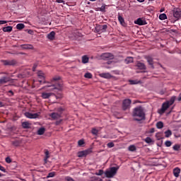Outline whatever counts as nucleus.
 <instances>
[{"mask_svg":"<svg viewBox=\"0 0 181 181\" xmlns=\"http://www.w3.org/2000/svg\"><path fill=\"white\" fill-rule=\"evenodd\" d=\"M59 80H60L59 76L54 77L51 80V85L45 86V88H46V87L47 88H50L49 89V91H53L54 90H58L59 91H62V90H63V83H58L57 81H59Z\"/></svg>","mask_w":181,"mask_h":181,"instance_id":"obj_1","label":"nucleus"},{"mask_svg":"<svg viewBox=\"0 0 181 181\" xmlns=\"http://www.w3.org/2000/svg\"><path fill=\"white\" fill-rule=\"evenodd\" d=\"M118 21L121 25H124V23H125V21H124V18H122V16H118Z\"/></svg>","mask_w":181,"mask_h":181,"instance_id":"obj_33","label":"nucleus"},{"mask_svg":"<svg viewBox=\"0 0 181 181\" xmlns=\"http://www.w3.org/2000/svg\"><path fill=\"white\" fill-rule=\"evenodd\" d=\"M84 77L86 78H92L93 75L91 74V73H86V74H85Z\"/></svg>","mask_w":181,"mask_h":181,"instance_id":"obj_36","label":"nucleus"},{"mask_svg":"<svg viewBox=\"0 0 181 181\" xmlns=\"http://www.w3.org/2000/svg\"><path fill=\"white\" fill-rule=\"evenodd\" d=\"M25 28V24L23 23H18L16 25V29H18V30H22V29H23Z\"/></svg>","mask_w":181,"mask_h":181,"instance_id":"obj_26","label":"nucleus"},{"mask_svg":"<svg viewBox=\"0 0 181 181\" xmlns=\"http://www.w3.org/2000/svg\"><path fill=\"white\" fill-rule=\"evenodd\" d=\"M104 173V171L103 170H100L98 173H96L97 176H101Z\"/></svg>","mask_w":181,"mask_h":181,"instance_id":"obj_43","label":"nucleus"},{"mask_svg":"<svg viewBox=\"0 0 181 181\" xmlns=\"http://www.w3.org/2000/svg\"><path fill=\"white\" fill-rule=\"evenodd\" d=\"M89 153H91V150H85L82 151H79L78 153V158H83L84 156H87V155H89Z\"/></svg>","mask_w":181,"mask_h":181,"instance_id":"obj_10","label":"nucleus"},{"mask_svg":"<svg viewBox=\"0 0 181 181\" xmlns=\"http://www.w3.org/2000/svg\"><path fill=\"white\" fill-rule=\"evenodd\" d=\"M13 28L12 26H7L3 28V32H11Z\"/></svg>","mask_w":181,"mask_h":181,"instance_id":"obj_27","label":"nucleus"},{"mask_svg":"<svg viewBox=\"0 0 181 181\" xmlns=\"http://www.w3.org/2000/svg\"><path fill=\"white\" fill-rule=\"evenodd\" d=\"M22 127L23 128L28 129V128H30V124L28 122H23L22 123Z\"/></svg>","mask_w":181,"mask_h":181,"instance_id":"obj_25","label":"nucleus"},{"mask_svg":"<svg viewBox=\"0 0 181 181\" xmlns=\"http://www.w3.org/2000/svg\"><path fill=\"white\" fill-rule=\"evenodd\" d=\"M37 76L39 78H40V80H39L40 83L45 81V74H43V71H38Z\"/></svg>","mask_w":181,"mask_h":181,"instance_id":"obj_15","label":"nucleus"},{"mask_svg":"<svg viewBox=\"0 0 181 181\" xmlns=\"http://www.w3.org/2000/svg\"><path fill=\"white\" fill-rule=\"evenodd\" d=\"M49 117L54 121H57V119H59V118H62V112H52L49 114Z\"/></svg>","mask_w":181,"mask_h":181,"instance_id":"obj_6","label":"nucleus"},{"mask_svg":"<svg viewBox=\"0 0 181 181\" xmlns=\"http://www.w3.org/2000/svg\"><path fill=\"white\" fill-rule=\"evenodd\" d=\"M133 62H134V58L131 57H127L124 60V63L126 64H129V63H132Z\"/></svg>","mask_w":181,"mask_h":181,"instance_id":"obj_21","label":"nucleus"},{"mask_svg":"<svg viewBox=\"0 0 181 181\" xmlns=\"http://www.w3.org/2000/svg\"><path fill=\"white\" fill-rule=\"evenodd\" d=\"M12 144L14 145V146H19V142L17 141H13Z\"/></svg>","mask_w":181,"mask_h":181,"instance_id":"obj_48","label":"nucleus"},{"mask_svg":"<svg viewBox=\"0 0 181 181\" xmlns=\"http://www.w3.org/2000/svg\"><path fill=\"white\" fill-rule=\"evenodd\" d=\"M173 151H180V145H179V144H175V145L173 146Z\"/></svg>","mask_w":181,"mask_h":181,"instance_id":"obj_34","label":"nucleus"},{"mask_svg":"<svg viewBox=\"0 0 181 181\" xmlns=\"http://www.w3.org/2000/svg\"><path fill=\"white\" fill-rule=\"evenodd\" d=\"M153 132V130H151V132Z\"/></svg>","mask_w":181,"mask_h":181,"instance_id":"obj_62","label":"nucleus"},{"mask_svg":"<svg viewBox=\"0 0 181 181\" xmlns=\"http://www.w3.org/2000/svg\"><path fill=\"white\" fill-rule=\"evenodd\" d=\"M177 100L178 101H181V93L179 94Z\"/></svg>","mask_w":181,"mask_h":181,"instance_id":"obj_50","label":"nucleus"},{"mask_svg":"<svg viewBox=\"0 0 181 181\" xmlns=\"http://www.w3.org/2000/svg\"><path fill=\"white\" fill-rule=\"evenodd\" d=\"M88 62V57H87L86 55H84L83 57H82V63L86 64V63H87Z\"/></svg>","mask_w":181,"mask_h":181,"instance_id":"obj_31","label":"nucleus"},{"mask_svg":"<svg viewBox=\"0 0 181 181\" xmlns=\"http://www.w3.org/2000/svg\"><path fill=\"white\" fill-rule=\"evenodd\" d=\"M59 111L62 112V111H63L62 108H59Z\"/></svg>","mask_w":181,"mask_h":181,"instance_id":"obj_56","label":"nucleus"},{"mask_svg":"<svg viewBox=\"0 0 181 181\" xmlns=\"http://www.w3.org/2000/svg\"><path fill=\"white\" fill-rule=\"evenodd\" d=\"M6 163H11V162H12V160L11 159V158L7 157L6 158Z\"/></svg>","mask_w":181,"mask_h":181,"instance_id":"obj_46","label":"nucleus"},{"mask_svg":"<svg viewBox=\"0 0 181 181\" xmlns=\"http://www.w3.org/2000/svg\"><path fill=\"white\" fill-rule=\"evenodd\" d=\"M56 173L54 172L49 173L47 176V179H49V177H54Z\"/></svg>","mask_w":181,"mask_h":181,"instance_id":"obj_35","label":"nucleus"},{"mask_svg":"<svg viewBox=\"0 0 181 181\" xmlns=\"http://www.w3.org/2000/svg\"><path fill=\"white\" fill-rule=\"evenodd\" d=\"M57 98H62V95H60L59 97V96H56Z\"/></svg>","mask_w":181,"mask_h":181,"instance_id":"obj_55","label":"nucleus"},{"mask_svg":"<svg viewBox=\"0 0 181 181\" xmlns=\"http://www.w3.org/2000/svg\"><path fill=\"white\" fill-rule=\"evenodd\" d=\"M104 8H105V7L102 6L101 8H102V9H104Z\"/></svg>","mask_w":181,"mask_h":181,"instance_id":"obj_59","label":"nucleus"},{"mask_svg":"<svg viewBox=\"0 0 181 181\" xmlns=\"http://www.w3.org/2000/svg\"><path fill=\"white\" fill-rule=\"evenodd\" d=\"M21 49H23V50H29V49H33V45H22L21 46Z\"/></svg>","mask_w":181,"mask_h":181,"instance_id":"obj_16","label":"nucleus"},{"mask_svg":"<svg viewBox=\"0 0 181 181\" xmlns=\"http://www.w3.org/2000/svg\"><path fill=\"white\" fill-rule=\"evenodd\" d=\"M129 83H130V84L134 85V84H139V83H141V81H136V80H129Z\"/></svg>","mask_w":181,"mask_h":181,"instance_id":"obj_32","label":"nucleus"},{"mask_svg":"<svg viewBox=\"0 0 181 181\" xmlns=\"http://www.w3.org/2000/svg\"><path fill=\"white\" fill-rule=\"evenodd\" d=\"M5 23H8L6 21H0V25H5Z\"/></svg>","mask_w":181,"mask_h":181,"instance_id":"obj_49","label":"nucleus"},{"mask_svg":"<svg viewBox=\"0 0 181 181\" xmlns=\"http://www.w3.org/2000/svg\"><path fill=\"white\" fill-rule=\"evenodd\" d=\"M136 67H138V69H139L140 70H146V66H145V64H144L142 62H137Z\"/></svg>","mask_w":181,"mask_h":181,"instance_id":"obj_18","label":"nucleus"},{"mask_svg":"<svg viewBox=\"0 0 181 181\" xmlns=\"http://www.w3.org/2000/svg\"><path fill=\"white\" fill-rule=\"evenodd\" d=\"M128 150H129L130 152H135V151H136V146H135V145H130V146L128 147Z\"/></svg>","mask_w":181,"mask_h":181,"instance_id":"obj_24","label":"nucleus"},{"mask_svg":"<svg viewBox=\"0 0 181 181\" xmlns=\"http://www.w3.org/2000/svg\"><path fill=\"white\" fill-rule=\"evenodd\" d=\"M107 148H114L115 144L112 142H109L107 144Z\"/></svg>","mask_w":181,"mask_h":181,"instance_id":"obj_44","label":"nucleus"},{"mask_svg":"<svg viewBox=\"0 0 181 181\" xmlns=\"http://www.w3.org/2000/svg\"><path fill=\"white\" fill-rule=\"evenodd\" d=\"M50 158V156H49V151H45V161L47 162V159Z\"/></svg>","mask_w":181,"mask_h":181,"instance_id":"obj_39","label":"nucleus"},{"mask_svg":"<svg viewBox=\"0 0 181 181\" xmlns=\"http://www.w3.org/2000/svg\"><path fill=\"white\" fill-rule=\"evenodd\" d=\"M165 138H169L170 136H172V131L170 129L165 132Z\"/></svg>","mask_w":181,"mask_h":181,"instance_id":"obj_28","label":"nucleus"},{"mask_svg":"<svg viewBox=\"0 0 181 181\" xmlns=\"http://www.w3.org/2000/svg\"><path fill=\"white\" fill-rule=\"evenodd\" d=\"M153 132V130H151V132Z\"/></svg>","mask_w":181,"mask_h":181,"instance_id":"obj_61","label":"nucleus"},{"mask_svg":"<svg viewBox=\"0 0 181 181\" xmlns=\"http://www.w3.org/2000/svg\"><path fill=\"white\" fill-rule=\"evenodd\" d=\"M135 25H139V26H142L144 25H146V21L144 18H138L136 21H134Z\"/></svg>","mask_w":181,"mask_h":181,"instance_id":"obj_11","label":"nucleus"},{"mask_svg":"<svg viewBox=\"0 0 181 181\" xmlns=\"http://www.w3.org/2000/svg\"><path fill=\"white\" fill-rule=\"evenodd\" d=\"M145 142H146V144H151V142H152V139H151V137H146L145 139Z\"/></svg>","mask_w":181,"mask_h":181,"instance_id":"obj_41","label":"nucleus"},{"mask_svg":"<svg viewBox=\"0 0 181 181\" xmlns=\"http://www.w3.org/2000/svg\"><path fill=\"white\" fill-rule=\"evenodd\" d=\"M57 2H58V4H63V0H57Z\"/></svg>","mask_w":181,"mask_h":181,"instance_id":"obj_51","label":"nucleus"},{"mask_svg":"<svg viewBox=\"0 0 181 181\" xmlns=\"http://www.w3.org/2000/svg\"><path fill=\"white\" fill-rule=\"evenodd\" d=\"M92 134H93V135H98V130H97L96 129H92Z\"/></svg>","mask_w":181,"mask_h":181,"instance_id":"obj_42","label":"nucleus"},{"mask_svg":"<svg viewBox=\"0 0 181 181\" xmlns=\"http://www.w3.org/2000/svg\"><path fill=\"white\" fill-rule=\"evenodd\" d=\"M117 172H118V168L112 167L109 170H107L105 172V175L106 177L111 178L115 177L117 175Z\"/></svg>","mask_w":181,"mask_h":181,"instance_id":"obj_4","label":"nucleus"},{"mask_svg":"<svg viewBox=\"0 0 181 181\" xmlns=\"http://www.w3.org/2000/svg\"><path fill=\"white\" fill-rule=\"evenodd\" d=\"M0 170L4 173L6 172V170L5 169V168L1 165H0Z\"/></svg>","mask_w":181,"mask_h":181,"instance_id":"obj_47","label":"nucleus"},{"mask_svg":"<svg viewBox=\"0 0 181 181\" xmlns=\"http://www.w3.org/2000/svg\"><path fill=\"white\" fill-rule=\"evenodd\" d=\"M100 59H102V60H112L114 55L112 53L105 52L100 55Z\"/></svg>","mask_w":181,"mask_h":181,"instance_id":"obj_5","label":"nucleus"},{"mask_svg":"<svg viewBox=\"0 0 181 181\" xmlns=\"http://www.w3.org/2000/svg\"><path fill=\"white\" fill-rule=\"evenodd\" d=\"M107 25H103L100 27V30H102V32H105V30H107Z\"/></svg>","mask_w":181,"mask_h":181,"instance_id":"obj_38","label":"nucleus"},{"mask_svg":"<svg viewBox=\"0 0 181 181\" xmlns=\"http://www.w3.org/2000/svg\"><path fill=\"white\" fill-rule=\"evenodd\" d=\"M138 2H144L145 0H137Z\"/></svg>","mask_w":181,"mask_h":181,"instance_id":"obj_54","label":"nucleus"},{"mask_svg":"<svg viewBox=\"0 0 181 181\" xmlns=\"http://www.w3.org/2000/svg\"><path fill=\"white\" fill-rule=\"evenodd\" d=\"M107 64H111V62H107Z\"/></svg>","mask_w":181,"mask_h":181,"instance_id":"obj_57","label":"nucleus"},{"mask_svg":"<svg viewBox=\"0 0 181 181\" xmlns=\"http://www.w3.org/2000/svg\"><path fill=\"white\" fill-rule=\"evenodd\" d=\"M56 36V33L54 31H52L50 33H49L47 36V39L49 40H54V37Z\"/></svg>","mask_w":181,"mask_h":181,"instance_id":"obj_17","label":"nucleus"},{"mask_svg":"<svg viewBox=\"0 0 181 181\" xmlns=\"http://www.w3.org/2000/svg\"><path fill=\"white\" fill-rule=\"evenodd\" d=\"M100 77L102 78H112V76L110 73H102L99 74Z\"/></svg>","mask_w":181,"mask_h":181,"instance_id":"obj_13","label":"nucleus"},{"mask_svg":"<svg viewBox=\"0 0 181 181\" xmlns=\"http://www.w3.org/2000/svg\"><path fill=\"white\" fill-rule=\"evenodd\" d=\"M129 107H131V100L125 99L123 101V103H122V108H123V110H128V108H129Z\"/></svg>","mask_w":181,"mask_h":181,"instance_id":"obj_9","label":"nucleus"},{"mask_svg":"<svg viewBox=\"0 0 181 181\" xmlns=\"http://www.w3.org/2000/svg\"><path fill=\"white\" fill-rule=\"evenodd\" d=\"M62 122H63V119H59V120H57L54 123L55 125H60V124H62Z\"/></svg>","mask_w":181,"mask_h":181,"instance_id":"obj_40","label":"nucleus"},{"mask_svg":"<svg viewBox=\"0 0 181 181\" xmlns=\"http://www.w3.org/2000/svg\"><path fill=\"white\" fill-rule=\"evenodd\" d=\"M156 127H157L158 129H162V128H163V122H157Z\"/></svg>","mask_w":181,"mask_h":181,"instance_id":"obj_30","label":"nucleus"},{"mask_svg":"<svg viewBox=\"0 0 181 181\" xmlns=\"http://www.w3.org/2000/svg\"><path fill=\"white\" fill-rule=\"evenodd\" d=\"M45 131H46V129H45V127H41L37 130V135H43Z\"/></svg>","mask_w":181,"mask_h":181,"instance_id":"obj_22","label":"nucleus"},{"mask_svg":"<svg viewBox=\"0 0 181 181\" xmlns=\"http://www.w3.org/2000/svg\"><path fill=\"white\" fill-rule=\"evenodd\" d=\"M165 146H167V148H169V147L172 146V141H166L165 142Z\"/></svg>","mask_w":181,"mask_h":181,"instance_id":"obj_37","label":"nucleus"},{"mask_svg":"<svg viewBox=\"0 0 181 181\" xmlns=\"http://www.w3.org/2000/svg\"><path fill=\"white\" fill-rule=\"evenodd\" d=\"M133 117H134V121H144V119H145V112L144 111V108L141 106L134 108Z\"/></svg>","mask_w":181,"mask_h":181,"instance_id":"obj_2","label":"nucleus"},{"mask_svg":"<svg viewBox=\"0 0 181 181\" xmlns=\"http://www.w3.org/2000/svg\"><path fill=\"white\" fill-rule=\"evenodd\" d=\"M2 103L0 102V107H2Z\"/></svg>","mask_w":181,"mask_h":181,"instance_id":"obj_58","label":"nucleus"},{"mask_svg":"<svg viewBox=\"0 0 181 181\" xmlns=\"http://www.w3.org/2000/svg\"><path fill=\"white\" fill-rule=\"evenodd\" d=\"M78 145L79 146H81L82 145H84V140H79L78 141Z\"/></svg>","mask_w":181,"mask_h":181,"instance_id":"obj_45","label":"nucleus"},{"mask_svg":"<svg viewBox=\"0 0 181 181\" xmlns=\"http://www.w3.org/2000/svg\"><path fill=\"white\" fill-rule=\"evenodd\" d=\"M39 115H40V113H30V112H25V116L27 117V118H30V119H36L39 117Z\"/></svg>","mask_w":181,"mask_h":181,"instance_id":"obj_7","label":"nucleus"},{"mask_svg":"<svg viewBox=\"0 0 181 181\" xmlns=\"http://www.w3.org/2000/svg\"><path fill=\"white\" fill-rule=\"evenodd\" d=\"M35 70H36V66H34L33 67V71H35Z\"/></svg>","mask_w":181,"mask_h":181,"instance_id":"obj_53","label":"nucleus"},{"mask_svg":"<svg viewBox=\"0 0 181 181\" xmlns=\"http://www.w3.org/2000/svg\"><path fill=\"white\" fill-rule=\"evenodd\" d=\"M180 173V168H174L173 175L175 177H179Z\"/></svg>","mask_w":181,"mask_h":181,"instance_id":"obj_19","label":"nucleus"},{"mask_svg":"<svg viewBox=\"0 0 181 181\" xmlns=\"http://www.w3.org/2000/svg\"><path fill=\"white\" fill-rule=\"evenodd\" d=\"M159 19L160 21H165V19H168V16L165 13L160 14Z\"/></svg>","mask_w":181,"mask_h":181,"instance_id":"obj_29","label":"nucleus"},{"mask_svg":"<svg viewBox=\"0 0 181 181\" xmlns=\"http://www.w3.org/2000/svg\"><path fill=\"white\" fill-rule=\"evenodd\" d=\"M52 95H53L52 93H46L44 92L42 93L41 97L42 98H43L44 100H46L47 98H50V97H52Z\"/></svg>","mask_w":181,"mask_h":181,"instance_id":"obj_14","label":"nucleus"},{"mask_svg":"<svg viewBox=\"0 0 181 181\" xmlns=\"http://www.w3.org/2000/svg\"><path fill=\"white\" fill-rule=\"evenodd\" d=\"M1 176H2V175H1V173H0V177H1Z\"/></svg>","mask_w":181,"mask_h":181,"instance_id":"obj_64","label":"nucleus"},{"mask_svg":"<svg viewBox=\"0 0 181 181\" xmlns=\"http://www.w3.org/2000/svg\"><path fill=\"white\" fill-rule=\"evenodd\" d=\"M153 132V130H151V132Z\"/></svg>","mask_w":181,"mask_h":181,"instance_id":"obj_63","label":"nucleus"},{"mask_svg":"<svg viewBox=\"0 0 181 181\" xmlns=\"http://www.w3.org/2000/svg\"><path fill=\"white\" fill-rule=\"evenodd\" d=\"M4 66H15L16 61L15 60H4L3 61Z\"/></svg>","mask_w":181,"mask_h":181,"instance_id":"obj_12","label":"nucleus"},{"mask_svg":"<svg viewBox=\"0 0 181 181\" xmlns=\"http://www.w3.org/2000/svg\"><path fill=\"white\" fill-rule=\"evenodd\" d=\"M8 93H10V94H11V95H13V92L12 90H9Z\"/></svg>","mask_w":181,"mask_h":181,"instance_id":"obj_52","label":"nucleus"},{"mask_svg":"<svg viewBox=\"0 0 181 181\" xmlns=\"http://www.w3.org/2000/svg\"><path fill=\"white\" fill-rule=\"evenodd\" d=\"M148 64L150 66H151V68L154 69V66H153V59H152V57H146Z\"/></svg>","mask_w":181,"mask_h":181,"instance_id":"obj_20","label":"nucleus"},{"mask_svg":"<svg viewBox=\"0 0 181 181\" xmlns=\"http://www.w3.org/2000/svg\"><path fill=\"white\" fill-rule=\"evenodd\" d=\"M173 16L174 18H175V19H180L181 18V11L179 8H174L173 10Z\"/></svg>","mask_w":181,"mask_h":181,"instance_id":"obj_8","label":"nucleus"},{"mask_svg":"<svg viewBox=\"0 0 181 181\" xmlns=\"http://www.w3.org/2000/svg\"><path fill=\"white\" fill-rule=\"evenodd\" d=\"M175 100H176V96H173L170 99V100H168L163 103L161 108L158 110V112L160 114V115H163V114H165L166 110H168V108H169L170 105H173Z\"/></svg>","mask_w":181,"mask_h":181,"instance_id":"obj_3","label":"nucleus"},{"mask_svg":"<svg viewBox=\"0 0 181 181\" xmlns=\"http://www.w3.org/2000/svg\"><path fill=\"white\" fill-rule=\"evenodd\" d=\"M9 81V78L3 77L0 78V84H5V83H8Z\"/></svg>","mask_w":181,"mask_h":181,"instance_id":"obj_23","label":"nucleus"},{"mask_svg":"<svg viewBox=\"0 0 181 181\" xmlns=\"http://www.w3.org/2000/svg\"><path fill=\"white\" fill-rule=\"evenodd\" d=\"M90 1H91L94 2V1H96V0H90Z\"/></svg>","mask_w":181,"mask_h":181,"instance_id":"obj_60","label":"nucleus"}]
</instances>
